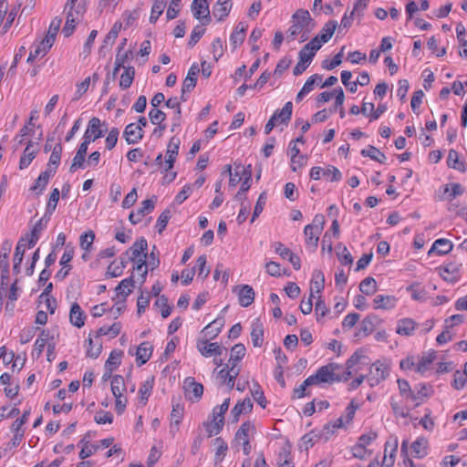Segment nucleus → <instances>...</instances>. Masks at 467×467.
Instances as JSON below:
<instances>
[{
    "instance_id": "23",
    "label": "nucleus",
    "mask_w": 467,
    "mask_h": 467,
    "mask_svg": "<svg viewBox=\"0 0 467 467\" xmlns=\"http://www.w3.org/2000/svg\"><path fill=\"white\" fill-rule=\"evenodd\" d=\"M292 110L293 104L291 101H288L285 104L282 109L275 110L271 118L274 119L278 124H287L291 119Z\"/></svg>"
},
{
    "instance_id": "50",
    "label": "nucleus",
    "mask_w": 467,
    "mask_h": 467,
    "mask_svg": "<svg viewBox=\"0 0 467 467\" xmlns=\"http://www.w3.org/2000/svg\"><path fill=\"white\" fill-rule=\"evenodd\" d=\"M230 0H223L222 5H215L213 7V15L217 18L218 21L223 20L229 15L231 9Z\"/></svg>"
},
{
    "instance_id": "6",
    "label": "nucleus",
    "mask_w": 467,
    "mask_h": 467,
    "mask_svg": "<svg viewBox=\"0 0 467 467\" xmlns=\"http://www.w3.org/2000/svg\"><path fill=\"white\" fill-rule=\"evenodd\" d=\"M185 396L192 401L199 400L203 393V386L198 383L194 378L187 377L183 382Z\"/></svg>"
},
{
    "instance_id": "11",
    "label": "nucleus",
    "mask_w": 467,
    "mask_h": 467,
    "mask_svg": "<svg viewBox=\"0 0 467 467\" xmlns=\"http://www.w3.org/2000/svg\"><path fill=\"white\" fill-rule=\"evenodd\" d=\"M381 323V319L374 315L370 314L367 316L360 323L358 332L356 334L357 337H366L371 334L374 329L379 327Z\"/></svg>"
},
{
    "instance_id": "16",
    "label": "nucleus",
    "mask_w": 467,
    "mask_h": 467,
    "mask_svg": "<svg viewBox=\"0 0 467 467\" xmlns=\"http://www.w3.org/2000/svg\"><path fill=\"white\" fill-rule=\"evenodd\" d=\"M123 136L125 137L128 144H135L142 139L143 131L140 125L130 123L126 126Z\"/></svg>"
},
{
    "instance_id": "14",
    "label": "nucleus",
    "mask_w": 467,
    "mask_h": 467,
    "mask_svg": "<svg viewBox=\"0 0 467 467\" xmlns=\"http://www.w3.org/2000/svg\"><path fill=\"white\" fill-rule=\"evenodd\" d=\"M147 250V240L144 237H140L135 241L131 247H130V249L126 252V254L129 256L130 261H136L140 256L148 254Z\"/></svg>"
},
{
    "instance_id": "24",
    "label": "nucleus",
    "mask_w": 467,
    "mask_h": 467,
    "mask_svg": "<svg viewBox=\"0 0 467 467\" xmlns=\"http://www.w3.org/2000/svg\"><path fill=\"white\" fill-rule=\"evenodd\" d=\"M252 409L253 403L249 398H245L244 400L237 402L231 410L233 422H237L241 414L251 411Z\"/></svg>"
},
{
    "instance_id": "9",
    "label": "nucleus",
    "mask_w": 467,
    "mask_h": 467,
    "mask_svg": "<svg viewBox=\"0 0 467 467\" xmlns=\"http://www.w3.org/2000/svg\"><path fill=\"white\" fill-rule=\"evenodd\" d=\"M192 10L196 19H202V25H208L211 21L209 5L207 0H193Z\"/></svg>"
},
{
    "instance_id": "64",
    "label": "nucleus",
    "mask_w": 467,
    "mask_h": 467,
    "mask_svg": "<svg viewBox=\"0 0 467 467\" xmlns=\"http://www.w3.org/2000/svg\"><path fill=\"white\" fill-rule=\"evenodd\" d=\"M59 200V191L57 188L53 189V191L50 193L48 202L47 204V214L50 215L52 213L56 210L57 202Z\"/></svg>"
},
{
    "instance_id": "25",
    "label": "nucleus",
    "mask_w": 467,
    "mask_h": 467,
    "mask_svg": "<svg viewBox=\"0 0 467 467\" xmlns=\"http://www.w3.org/2000/svg\"><path fill=\"white\" fill-rule=\"evenodd\" d=\"M238 299L242 306H249L254 299V292L252 286L244 285L239 288Z\"/></svg>"
},
{
    "instance_id": "27",
    "label": "nucleus",
    "mask_w": 467,
    "mask_h": 467,
    "mask_svg": "<svg viewBox=\"0 0 467 467\" xmlns=\"http://www.w3.org/2000/svg\"><path fill=\"white\" fill-rule=\"evenodd\" d=\"M50 338V332L48 330L43 329L35 342L34 349L32 352L33 358H38L41 357L42 352L44 350L47 342Z\"/></svg>"
},
{
    "instance_id": "52",
    "label": "nucleus",
    "mask_w": 467,
    "mask_h": 467,
    "mask_svg": "<svg viewBox=\"0 0 467 467\" xmlns=\"http://www.w3.org/2000/svg\"><path fill=\"white\" fill-rule=\"evenodd\" d=\"M246 349L244 345L238 343L235 344L232 349H231V356L229 358V363H236L243 359V358L245 356Z\"/></svg>"
},
{
    "instance_id": "3",
    "label": "nucleus",
    "mask_w": 467,
    "mask_h": 467,
    "mask_svg": "<svg viewBox=\"0 0 467 467\" xmlns=\"http://www.w3.org/2000/svg\"><path fill=\"white\" fill-rule=\"evenodd\" d=\"M441 277L451 284L457 283L462 276V264L457 262H449L438 267Z\"/></svg>"
},
{
    "instance_id": "44",
    "label": "nucleus",
    "mask_w": 467,
    "mask_h": 467,
    "mask_svg": "<svg viewBox=\"0 0 467 467\" xmlns=\"http://www.w3.org/2000/svg\"><path fill=\"white\" fill-rule=\"evenodd\" d=\"M337 27V22L335 20L328 21L324 27L321 29L320 33L317 35L319 38L327 43L332 37L336 28Z\"/></svg>"
},
{
    "instance_id": "51",
    "label": "nucleus",
    "mask_w": 467,
    "mask_h": 467,
    "mask_svg": "<svg viewBox=\"0 0 467 467\" xmlns=\"http://www.w3.org/2000/svg\"><path fill=\"white\" fill-rule=\"evenodd\" d=\"M125 389L124 379L119 375L113 376L111 379V391L115 398L122 396V392Z\"/></svg>"
},
{
    "instance_id": "10",
    "label": "nucleus",
    "mask_w": 467,
    "mask_h": 467,
    "mask_svg": "<svg viewBox=\"0 0 467 467\" xmlns=\"http://www.w3.org/2000/svg\"><path fill=\"white\" fill-rule=\"evenodd\" d=\"M49 220L50 215L45 213L44 216L35 223L30 232L29 238L27 240V244L29 248H33L36 245L42 232L46 229Z\"/></svg>"
},
{
    "instance_id": "61",
    "label": "nucleus",
    "mask_w": 467,
    "mask_h": 467,
    "mask_svg": "<svg viewBox=\"0 0 467 467\" xmlns=\"http://www.w3.org/2000/svg\"><path fill=\"white\" fill-rule=\"evenodd\" d=\"M252 396L254 400L262 407L265 408L266 400L265 398L264 392L261 389V387L257 382H254L253 385V389H251Z\"/></svg>"
},
{
    "instance_id": "43",
    "label": "nucleus",
    "mask_w": 467,
    "mask_h": 467,
    "mask_svg": "<svg viewBox=\"0 0 467 467\" xmlns=\"http://www.w3.org/2000/svg\"><path fill=\"white\" fill-rule=\"evenodd\" d=\"M277 465L278 467H294L289 446H283L281 448Z\"/></svg>"
},
{
    "instance_id": "17",
    "label": "nucleus",
    "mask_w": 467,
    "mask_h": 467,
    "mask_svg": "<svg viewBox=\"0 0 467 467\" xmlns=\"http://www.w3.org/2000/svg\"><path fill=\"white\" fill-rule=\"evenodd\" d=\"M344 427V418L339 417L334 421H330L327 423L323 429L318 432L319 433V439L327 441L329 440V438L336 432V430L343 428Z\"/></svg>"
},
{
    "instance_id": "48",
    "label": "nucleus",
    "mask_w": 467,
    "mask_h": 467,
    "mask_svg": "<svg viewBox=\"0 0 467 467\" xmlns=\"http://www.w3.org/2000/svg\"><path fill=\"white\" fill-rule=\"evenodd\" d=\"M134 286V280L132 277L123 279L116 287L117 296L121 295L123 300L131 293V288Z\"/></svg>"
},
{
    "instance_id": "53",
    "label": "nucleus",
    "mask_w": 467,
    "mask_h": 467,
    "mask_svg": "<svg viewBox=\"0 0 467 467\" xmlns=\"http://www.w3.org/2000/svg\"><path fill=\"white\" fill-rule=\"evenodd\" d=\"M446 198L450 201L463 193L462 186L460 183L447 184L444 189Z\"/></svg>"
},
{
    "instance_id": "7",
    "label": "nucleus",
    "mask_w": 467,
    "mask_h": 467,
    "mask_svg": "<svg viewBox=\"0 0 467 467\" xmlns=\"http://www.w3.org/2000/svg\"><path fill=\"white\" fill-rule=\"evenodd\" d=\"M156 202V197L153 196L151 199L145 200L141 202V206L137 209L136 212H131L129 216V220L132 224L139 223L142 218L150 213Z\"/></svg>"
},
{
    "instance_id": "35",
    "label": "nucleus",
    "mask_w": 467,
    "mask_h": 467,
    "mask_svg": "<svg viewBox=\"0 0 467 467\" xmlns=\"http://www.w3.org/2000/svg\"><path fill=\"white\" fill-rule=\"evenodd\" d=\"M61 23H62V19L58 16H56L55 18L52 19V21L49 25L47 36L44 38L46 40V44L51 43L54 45L57 34L60 28Z\"/></svg>"
},
{
    "instance_id": "46",
    "label": "nucleus",
    "mask_w": 467,
    "mask_h": 467,
    "mask_svg": "<svg viewBox=\"0 0 467 467\" xmlns=\"http://www.w3.org/2000/svg\"><path fill=\"white\" fill-rule=\"evenodd\" d=\"M359 290L366 296H371L377 292V282L371 277H366L359 284Z\"/></svg>"
},
{
    "instance_id": "13",
    "label": "nucleus",
    "mask_w": 467,
    "mask_h": 467,
    "mask_svg": "<svg viewBox=\"0 0 467 467\" xmlns=\"http://www.w3.org/2000/svg\"><path fill=\"white\" fill-rule=\"evenodd\" d=\"M453 244L447 238H440L434 241L431 249L428 251V255L435 254L437 255H445L451 252Z\"/></svg>"
},
{
    "instance_id": "42",
    "label": "nucleus",
    "mask_w": 467,
    "mask_h": 467,
    "mask_svg": "<svg viewBox=\"0 0 467 467\" xmlns=\"http://www.w3.org/2000/svg\"><path fill=\"white\" fill-rule=\"evenodd\" d=\"M359 357L358 352L353 354L346 363V370L342 374L338 372V379L337 381H347L352 375V368L358 362Z\"/></svg>"
},
{
    "instance_id": "36",
    "label": "nucleus",
    "mask_w": 467,
    "mask_h": 467,
    "mask_svg": "<svg viewBox=\"0 0 467 467\" xmlns=\"http://www.w3.org/2000/svg\"><path fill=\"white\" fill-rule=\"evenodd\" d=\"M121 23L116 22L111 27L110 31L107 34L104 38L103 45L99 49V53L102 54L103 50L107 47L108 45H112L117 39L119 31L121 30Z\"/></svg>"
},
{
    "instance_id": "55",
    "label": "nucleus",
    "mask_w": 467,
    "mask_h": 467,
    "mask_svg": "<svg viewBox=\"0 0 467 467\" xmlns=\"http://www.w3.org/2000/svg\"><path fill=\"white\" fill-rule=\"evenodd\" d=\"M61 153H62V145L60 142H58L53 147L47 166H52V167H55V169H57L60 163Z\"/></svg>"
},
{
    "instance_id": "22",
    "label": "nucleus",
    "mask_w": 467,
    "mask_h": 467,
    "mask_svg": "<svg viewBox=\"0 0 467 467\" xmlns=\"http://www.w3.org/2000/svg\"><path fill=\"white\" fill-rule=\"evenodd\" d=\"M152 354V345L148 342H142L136 351V362L139 366L145 364Z\"/></svg>"
},
{
    "instance_id": "40",
    "label": "nucleus",
    "mask_w": 467,
    "mask_h": 467,
    "mask_svg": "<svg viewBox=\"0 0 467 467\" xmlns=\"http://www.w3.org/2000/svg\"><path fill=\"white\" fill-rule=\"evenodd\" d=\"M223 420L222 419L213 420L212 419L210 421L203 422V426L207 432L208 437H212L217 435L221 432L223 428Z\"/></svg>"
},
{
    "instance_id": "20",
    "label": "nucleus",
    "mask_w": 467,
    "mask_h": 467,
    "mask_svg": "<svg viewBox=\"0 0 467 467\" xmlns=\"http://www.w3.org/2000/svg\"><path fill=\"white\" fill-rule=\"evenodd\" d=\"M85 318H86V315L82 311V309L79 306V305L78 303H76V302L73 303L71 305L70 313H69L70 323L74 327H76L78 328H80L85 324Z\"/></svg>"
},
{
    "instance_id": "39",
    "label": "nucleus",
    "mask_w": 467,
    "mask_h": 467,
    "mask_svg": "<svg viewBox=\"0 0 467 467\" xmlns=\"http://www.w3.org/2000/svg\"><path fill=\"white\" fill-rule=\"evenodd\" d=\"M325 276L321 270L316 269L313 272L311 280V294L315 291L320 293L324 289Z\"/></svg>"
},
{
    "instance_id": "15",
    "label": "nucleus",
    "mask_w": 467,
    "mask_h": 467,
    "mask_svg": "<svg viewBox=\"0 0 467 467\" xmlns=\"http://www.w3.org/2000/svg\"><path fill=\"white\" fill-rule=\"evenodd\" d=\"M398 450V438L390 437L385 443V451L382 464L391 467L394 463V456Z\"/></svg>"
},
{
    "instance_id": "28",
    "label": "nucleus",
    "mask_w": 467,
    "mask_h": 467,
    "mask_svg": "<svg viewBox=\"0 0 467 467\" xmlns=\"http://www.w3.org/2000/svg\"><path fill=\"white\" fill-rule=\"evenodd\" d=\"M373 303L375 309L389 310L395 306L396 299L391 296L378 295Z\"/></svg>"
},
{
    "instance_id": "4",
    "label": "nucleus",
    "mask_w": 467,
    "mask_h": 467,
    "mask_svg": "<svg viewBox=\"0 0 467 467\" xmlns=\"http://www.w3.org/2000/svg\"><path fill=\"white\" fill-rule=\"evenodd\" d=\"M389 375L387 366L380 361H376L369 368V373L367 377L368 382L371 387L377 386L384 380Z\"/></svg>"
},
{
    "instance_id": "54",
    "label": "nucleus",
    "mask_w": 467,
    "mask_h": 467,
    "mask_svg": "<svg viewBox=\"0 0 467 467\" xmlns=\"http://www.w3.org/2000/svg\"><path fill=\"white\" fill-rule=\"evenodd\" d=\"M80 443L83 444L81 451H79V458L84 460L89 456H91L95 451L99 450V445L89 444L88 441L86 439H82Z\"/></svg>"
},
{
    "instance_id": "57",
    "label": "nucleus",
    "mask_w": 467,
    "mask_h": 467,
    "mask_svg": "<svg viewBox=\"0 0 467 467\" xmlns=\"http://www.w3.org/2000/svg\"><path fill=\"white\" fill-rule=\"evenodd\" d=\"M323 176L326 177L329 182H339L342 179L341 171L332 165H328L326 169H324Z\"/></svg>"
},
{
    "instance_id": "18",
    "label": "nucleus",
    "mask_w": 467,
    "mask_h": 467,
    "mask_svg": "<svg viewBox=\"0 0 467 467\" xmlns=\"http://www.w3.org/2000/svg\"><path fill=\"white\" fill-rule=\"evenodd\" d=\"M255 431L254 425L250 421L244 422L234 435V441L240 444L249 441V437Z\"/></svg>"
},
{
    "instance_id": "56",
    "label": "nucleus",
    "mask_w": 467,
    "mask_h": 467,
    "mask_svg": "<svg viewBox=\"0 0 467 467\" xmlns=\"http://www.w3.org/2000/svg\"><path fill=\"white\" fill-rule=\"evenodd\" d=\"M29 415H30V410H25L22 417L20 419L16 420L13 422L12 430L16 433V435H15L16 438H17L18 435H19L20 439L23 437L24 431H22L21 433H19V432L21 431L22 426L26 422Z\"/></svg>"
},
{
    "instance_id": "29",
    "label": "nucleus",
    "mask_w": 467,
    "mask_h": 467,
    "mask_svg": "<svg viewBox=\"0 0 467 467\" xmlns=\"http://www.w3.org/2000/svg\"><path fill=\"white\" fill-rule=\"evenodd\" d=\"M223 325L224 319L223 317L216 318L208 324L203 331H205V335L209 339H213L219 335Z\"/></svg>"
},
{
    "instance_id": "60",
    "label": "nucleus",
    "mask_w": 467,
    "mask_h": 467,
    "mask_svg": "<svg viewBox=\"0 0 467 467\" xmlns=\"http://www.w3.org/2000/svg\"><path fill=\"white\" fill-rule=\"evenodd\" d=\"M95 239V234L93 231H88L80 235L79 244L80 247L85 251H89L90 247Z\"/></svg>"
},
{
    "instance_id": "62",
    "label": "nucleus",
    "mask_w": 467,
    "mask_h": 467,
    "mask_svg": "<svg viewBox=\"0 0 467 467\" xmlns=\"http://www.w3.org/2000/svg\"><path fill=\"white\" fill-rule=\"evenodd\" d=\"M122 352L121 351H112L106 361L105 367L111 372L114 368H116L120 364Z\"/></svg>"
},
{
    "instance_id": "41",
    "label": "nucleus",
    "mask_w": 467,
    "mask_h": 467,
    "mask_svg": "<svg viewBox=\"0 0 467 467\" xmlns=\"http://www.w3.org/2000/svg\"><path fill=\"white\" fill-rule=\"evenodd\" d=\"M132 57V52L130 50L125 51L123 54H119V52H117L116 58H115V67L112 72V78H115L118 72L121 67H126L124 65L125 63L130 60Z\"/></svg>"
},
{
    "instance_id": "21",
    "label": "nucleus",
    "mask_w": 467,
    "mask_h": 467,
    "mask_svg": "<svg viewBox=\"0 0 467 467\" xmlns=\"http://www.w3.org/2000/svg\"><path fill=\"white\" fill-rule=\"evenodd\" d=\"M240 370L241 369H240V368L237 367L236 363H229L228 362L226 367L222 368L218 372V376H223V374H224V373H225V375L228 376L227 387H228L229 390L234 389V379L239 375Z\"/></svg>"
},
{
    "instance_id": "8",
    "label": "nucleus",
    "mask_w": 467,
    "mask_h": 467,
    "mask_svg": "<svg viewBox=\"0 0 467 467\" xmlns=\"http://www.w3.org/2000/svg\"><path fill=\"white\" fill-rule=\"evenodd\" d=\"M181 140L178 137H171L166 150L167 159L164 161V171H169L173 168V164L178 156Z\"/></svg>"
},
{
    "instance_id": "12",
    "label": "nucleus",
    "mask_w": 467,
    "mask_h": 467,
    "mask_svg": "<svg viewBox=\"0 0 467 467\" xmlns=\"http://www.w3.org/2000/svg\"><path fill=\"white\" fill-rule=\"evenodd\" d=\"M430 443L427 438L418 437L410 443V455L416 459H422L429 454Z\"/></svg>"
},
{
    "instance_id": "38",
    "label": "nucleus",
    "mask_w": 467,
    "mask_h": 467,
    "mask_svg": "<svg viewBox=\"0 0 467 467\" xmlns=\"http://www.w3.org/2000/svg\"><path fill=\"white\" fill-rule=\"evenodd\" d=\"M102 126H105V122H101V120L93 117L89 119L87 127V130L96 139V140L102 137Z\"/></svg>"
},
{
    "instance_id": "1",
    "label": "nucleus",
    "mask_w": 467,
    "mask_h": 467,
    "mask_svg": "<svg viewBox=\"0 0 467 467\" xmlns=\"http://www.w3.org/2000/svg\"><path fill=\"white\" fill-rule=\"evenodd\" d=\"M293 25L287 31V40L293 41L298 35H301L300 42H305L308 39V34L313 29L314 25L310 14L307 10L298 9L292 16Z\"/></svg>"
},
{
    "instance_id": "5",
    "label": "nucleus",
    "mask_w": 467,
    "mask_h": 467,
    "mask_svg": "<svg viewBox=\"0 0 467 467\" xmlns=\"http://www.w3.org/2000/svg\"><path fill=\"white\" fill-rule=\"evenodd\" d=\"M196 348L205 358L221 356L226 348L218 343H210L208 339H198Z\"/></svg>"
},
{
    "instance_id": "63",
    "label": "nucleus",
    "mask_w": 467,
    "mask_h": 467,
    "mask_svg": "<svg viewBox=\"0 0 467 467\" xmlns=\"http://www.w3.org/2000/svg\"><path fill=\"white\" fill-rule=\"evenodd\" d=\"M164 0H153L150 22L155 23L163 12Z\"/></svg>"
},
{
    "instance_id": "31",
    "label": "nucleus",
    "mask_w": 467,
    "mask_h": 467,
    "mask_svg": "<svg viewBox=\"0 0 467 467\" xmlns=\"http://www.w3.org/2000/svg\"><path fill=\"white\" fill-rule=\"evenodd\" d=\"M436 359V352L434 350H431L427 355L423 356L418 362L416 366V371L421 375H423L432 364V362Z\"/></svg>"
},
{
    "instance_id": "19",
    "label": "nucleus",
    "mask_w": 467,
    "mask_h": 467,
    "mask_svg": "<svg viewBox=\"0 0 467 467\" xmlns=\"http://www.w3.org/2000/svg\"><path fill=\"white\" fill-rule=\"evenodd\" d=\"M321 233L322 227H320L319 225H317V227L306 225L304 229L306 245L311 246L313 248H317L319 240V235Z\"/></svg>"
},
{
    "instance_id": "30",
    "label": "nucleus",
    "mask_w": 467,
    "mask_h": 467,
    "mask_svg": "<svg viewBox=\"0 0 467 467\" xmlns=\"http://www.w3.org/2000/svg\"><path fill=\"white\" fill-rule=\"evenodd\" d=\"M12 249V242L9 240H5L2 243L1 250H0V269L5 272L6 268H9V254Z\"/></svg>"
},
{
    "instance_id": "2",
    "label": "nucleus",
    "mask_w": 467,
    "mask_h": 467,
    "mask_svg": "<svg viewBox=\"0 0 467 467\" xmlns=\"http://www.w3.org/2000/svg\"><path fill=\"white\" fill-rule=\"evenodd\" d=\"M342 369V367L337 363H329L327 365L320 367L316 374L310 376L313 379L314 385L320 383H332L338 379V370Z\"/></svg>"
},
{
    "instance_id": "37",
    "label": "nucleus",
    "mask_w": 467,
    "mask_h": 467,
    "mask_svg": "<svg viewBox=\"0 0 467 467\" xmlns=\"http://www.w3.org/2000/svg\"><path fill=\"white\" fill-rule=\"evenodd\" d=\"M264 329L262 324L256 320L252 324L251 338L254 347H261L263 344Z\"/></svg>"
},
{
    "instance_id": "34",
    "label": "nucleus",
    "mask_w": 467,
    "mask_h": 467,
    "mask_svg": "<svg viewBox=\"0 0 467 467\" xmlns=\"http://www.w3.org/2000/svg\"><path fill=\"white\" fill-rule=\"evenodd\" d=\"M33 147L32 141H29L27 146L26 147L23 155L20 158L19 161V169L24 170L29 166L31 161L35 159L36 150H32Z\"/></svg>"
},
{
    "instance_id": "59",
    "label": "nucleus",
    "mask_w": 467,
    "mask_h": 467,
    "mask_svg": "<svg viewBox=\"0 0 467 467\" xmlns=\"http://www.w3.org/2000/svg\"><path fill=\"white\" fill-rule=\"evenodd\" d=\"M319 433H316L315 431H311L309 433L305 434L301 441L302 444L300 445V448L302 449L304 446V450L307 451L309 448H311L319 439Z\"/></svg>"
},
{
    "instance_id": "26",
    "label": "nucleus",
    "mask_w": 467,
    "mask_h": 467,
    "mask_svg": "<svg viewBox=\"0 0 467 467\" xmlns=\"http://www.w3.org/2000/svg\"><path fill=\"white\" fill-rule=\"evenodd\" d=\"M53 44H46V40L42 39L35 47V49L30 52L27 57V63H33L37 57H43L47 55L48 50L52 47Z\"/></svg>"
},
{
    "instance_id": "32",
    "label": "nucleus",
    "mask_w": 467,
    "mask_h": 467,
    "mask_svg": "<svg viewBox=\"0 0 467 467\" xmlns=\"http://www.w3.org/2000/svg\"><path fill=\"white\" fill-rule=\"evenodd\" d=\"M154 385V377H150L147 379L140 387L139 393H140V402L142 405H145Z\"/></svg>"
},
{
    "instance_id": "33",
    "label": "nucleus",
    "mask_w": 467,
    "mask_h": 467,
    "mask_svg": "<svg viewBox=\"0 0 467 467\" xmlns=\"http://www.w3.org/2000/svg\"><path fill=\"white\" fill-rule=\"evenodd\" d=\"M417 389V395L412 394V390L410 389V400H415V406L420 404L424 398L428 397L431 392V386L427 384H419L415 386Z\"/></svg>"
},
{
    "instance_id": "45",
    "label": "nucleus",
    "mask_w": 467,
    "mask_h": 467,
    "mask_svg": "<svg viewBox=\"0 0 467 467\" xmlns=\"http://www.w3.org/2000/svg\"><path fill=\"white\" fill-rule=\"evenodd\" d=\"M135 76V69L133 67H124V71L120 76L119 87L122 89H126L130 87L133 82Z\"/></svg>"
},
{
    "instance_id": "58",
    "label": "nucleus",
    "mask_w": 467,
    "mask_h": 467,
    "mask_svg": "<svg viewBox=\"0 0 467 467\" xmlns=\"http://www.w3.org/2000/svg\"><path fill=\"white\" fill-rule=\"evenodd\" d=\"M154 305L161 308V317L163 318L171 315L172 307L168 305V298L165 296L162 295L159 296Z\"/></svg>"
},
{
    "instance_id": "47",
    "label": "nucleus",
    "mask_w": 467,
    "mask_h": 467,
    "mask_svg": "<svg viewBox=\"0 0 467 467\" xmlns=\"http://www.w3.org/2000/svg\"><path fill=\"white\" fill-rule=\"evenodd\" d=\"M361 155L369 157L370 159L379 161V163H384L387 159L385 154L374 146H369L368 149L362 150Z\"/></svg>"
},
{
    "instance_id": "49",
    "label": "nucleus",
    "mask_w": 467,
    "mask_h": 467,
    "mask_svg": "<svg viewBox=\"0 0 467 467\" xmlns=\"http://www.w3.org/2000/svg\"><path fill=\"white\" fill-rule=\"evenodd\" d=\"M336 249L337 256L341 264L345 265H351L353 264V257L345 245L339 244Z\"/></svg>"
}]
</instances>
